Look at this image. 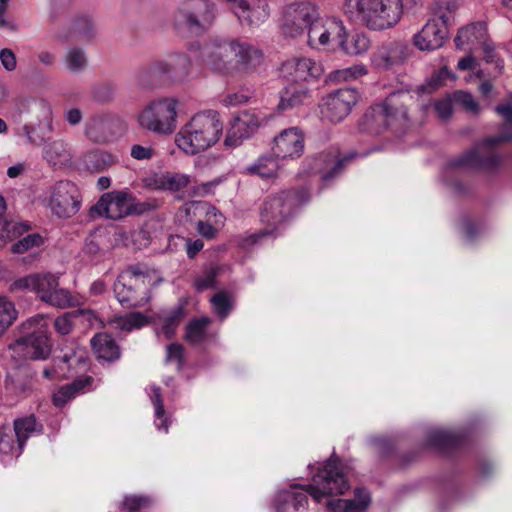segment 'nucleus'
<instances>
[{"label":"nucleus","mask_w":512,"mask_h":512,"mask_svg":"<svg viewBox=\"0 0 512 512\" xmlns=\"http://www.w3.org/2000/svg\"><path fill=\"white\" fill-rule=\"evenodd\" d=\"M93 378L91 376H84L75 379L72 383L60 387L53 394V404L57 407H62L69 400L73 399L80 393H85L92 389Z\"/></svg>","instance_id":"c85d7f7f"},{"label":"nucleus","mask_w":512,"mask_h":512,"mask_svg":"<svg viewBox=\"0 0 512 512\" xmlns=\"http://www.w3.org/2000/svg\"><path fill=\"white\" fill-rule=\"evenodd\" d=\"M319 16V7L312 2L291 3L283 14L284 33L291 37L302 35Z\"/></svg>","instance_id":"4468645a"},{"label":"nucleus","mask_w":512,"mask_h":512,"mask_svg":"<svg viewBox=\"0 0 512 512\" xmlns=\"http://www.w3.org/2000/svg\"><path fill=\"white\" fill-rule=\"evenodd\" d=\"M34 102L35 98L33 97L17 99L13 106L7 111V117L15 123H21L24 117L31 120L32 111L34 110L32 105Z\"/></svg>","instance_id":"8fccbe9b"},{"label":"nucleus","mask_w":512,"mask_h":512,"mask_svg":"<svg viewBox=\"0 0 512 512\" xmlns=\"http://www.w3.org/2000/svg\"><path fill=\"white\" fill-rule=\"evenodd\" d=\"M323 72L324 70L320 63L307 57L287 60L280 68L282 77L296 83L317 80L322 76Z\"/></svg>","instance_id":"f3484780"},{"label":"nucleus","mask_w":512,"mask_h":512,"mask_svg":"<svg viewBox=\"0 0 512 512\" xmlns=\"http://www.w3.org/2000/svg\"><path fill=\"white\" fill-rule=\"evenodd\" d=\"M13 425L16 438L23 446L30 437L43 432V425L33 414L15 419Z\"/></svg>","instance_id":"4c0bfd02"},{"label":"nucleus","mask_w":512,"mask_h":512,"mask_svg":"<svg viewBox=\"0 0 512 512\" xmlns=\"http://www.w3.org/2000/svg\"><path fill=\"white\" fill-rule=\"evenodd\" d=\"M360 94L355 88L344 87L323 97L319 109L321 119L329 123L342 122L358 103Z\"/></svg>","instance_id":"f8f14e48"},{"label":"nucleus","mask_w":512,"mask_h":512,"mask_svg":"<svg viewBox=\"0 0 512 512\" xmlns=\"http://www.w3.org/2000/svg\"><path fill=\"white\" fill-rule=\"evenodd\" d=\"M183 318V308L181 306L174 307L169 311H164L158 315L159 326L155 329L158 338L163 337L168 340L172 338Z\"/></svg>","instance_id":"c9c22d12"},{"label":"nucleus","mask_w":512,"mask_h":512,"mask_svg":"<svg viewBox=\"0 0 512 512\" xmlns=\"http://www.w3.org/2000/svg\"><path fill=\"white\" fill-rule=\"evenodd\" d=\"M305 139L302 130L290 127L282 130L275 138L273 155L278 159H298L304 153Z\"/></svg>","instance_id":"dca6fc26"},{"label":"nucleus","mask_w":512,"mask_h":512,"mask_svg":"<svg viewBox=\"0 0 512 512\" xmlns=\"http://www.w3.org/2000/svg\"><path fill=\"white\" fill-rule=\"evenodd\" d=\"M349 489L343 464L338 458L331 456L318 468L310 484L291 483L287 488L279 489L273 506L275 512H302L307 508L308 495L320 503L329 496L342 495Z\"/></svg>","instance_id":"f03ea898"},{"label":"nucleus","mask_w":512,"mask_h":512,"mask_svg":"<svg viewBox=\"0 0 512 512\" xmlns=\"http://www.w3.org/2000/svg\"><path fill=\"white\" fill-rule=\"evenodd\" d=\"M494 110L507 122L502 128L501 134L484 139L462 156L452 160L445 168V181L458 194L465 192L458 180L464 170L478 169L485 172H495L502 166V157L493 153L491 149L512 139V103L500 104Z\"/></svg>","instance_id":"7ed1b4c3"},{"label":"nucleus","mask_w":512,"mask_h":512,"mask_svg":"<svg viewBox=\"0 0 512 512\" xmlns=\"http://www.w3.org/2000/svg\"><path fill=\"white\" fill-rule=\"evenodd\" d=\"M312 91L304 83L290 81L279 92V103L277 110L280 112L299 108L310 103Z\"/></svg>","instance_id":"5701e85b"},{"label":"nucleus","mask_w":512,"mask_h":512,"mask_svg":"<svg viewBox=\"0 0 512 512\" xmlns=\"http://www.w3.org/2000/svg\"><path fill=\"white\" fill-rule=\"evenodd\" d=\"M42 243V236L38 233H32L14 243L11 247V251L14 254H22L33 248L41 246Z\"/></svg>","instance_id":"052dcab7"},{"label":"nucleus","mask_w":512,"mask_h":512,"mask_svg":"<svg viewBox=\"0 0 512 512\" xmlns=\"http://www.w3.org/2000/svg\"><path fill=\"white\" fill-rule=\"evenodd\" d=\"M449 35V27L430 18L422 29L413 36L414 45L421 51L441 48Z\"/></svg>","instance_id":"412c9836"},{"label":"nucleus","mask_w":512,"mask_h":512,"mask_svg":"<svg viewBox=\"0 0 512 512\" xmlns=\"http://www.w3.org/2000/svg\"><path fill=\"white\" fill-rule=\"evenodd\" d=\"M405 58L404 47L398 43H390L378 47L371 54V63L377 69L387 70L402 63Z\"/></svg>","instance_id":"bb28decb"},{"label":"nucleus","mask_w":512,"mask_h":512,"mask_svg":"<svg viewBox=\"0 0 512 512\" xmlns=\"http://www.w3.org/2000/svg\"><path fill=\"white\" fill-rule=\"evenodd\" d=\"M358 156V153L351 152L334 163V159L330 154L320 153L316 156L307 158L304 165L309 167V171L322 174L323 182L328 183L340 173L344 167V163L349 162Z\"/></svg>","instance_id":"4be33fe9"},{"label":"nucleus","mask_w":512,"mask_h":512,"mask_svg":"<svg viewBox=\"0 0 512 512\" xmlns=\"http://www.w3.org/2000/svg\"><path fill=\"white\" fill-rule=\"evenodd\" d=\"M367 72L368 70L364 64H355L350 67L331 72L328 76V80L336 82L349 81L366 75Z\"/></svg>","instance_id":"5fc2aeb1"},{"label":"nucleus","mask_w":512,"mask_h":512,"mask_svg":"<svg viewBox=\"0 0 512 512\" xmlns=\"http://www.w3.org/2000/svg\"><path fill=\"white\" fill-rule=\"evenodd\" d=\"M35 375L27 368L22 369L13 381L15 392L21 397L30 396L35 389Z\"/></svg>","instance_id":"603ef678"},{"label":"nucleus","mask_w":512,"mask_h":512,"mask_svg":"<svg viewBox=\"0 0 512 512\" xmlns=\"http://www.w3.org/2000/svg\"><path fill=\"white\" fill-rule=\"evenodd\" d=\"M95 318L90 310L78 309L61 314L54 320V329L59 335H68L73 329L84 321L91 322Z\"/></svg>","instance_id":"2f4dec72"},{"label":"nucleus","mask_w":512,"mask_h":512,"mask_svg":"<svg viewBox=\"0 0 512 512\" xmlns=\"http://www.w3.org/2000/svg\"><path fill=\"white\" fill-rule=\"evenodd\" d=\"M32 106L34 110L32 111L31 120L29 123L23 125V134L27 137L30 143L38 144V140L34 137L33 121H37L39 125L46 123L49 127H51L52 109L47 101L37 98H35V102Z\"/></svg>","instance_id":"7c9ffc66"},{"label":"nucleus","mask_w":512,"mask_h":512,"mask_svg":"<svg viewBox=\"0 0 512 512\" xmlns=\"http://www.w3.org/2000/svg\"><path fill=\"white\" fill-rule=\"evenodd\" d=\"M487 39L486 23L478 21L460 28L454 41L458 49L472 52L479 50Z\"/></svg>","instance_id":"b1692460"},{"label":"nucleus","mask_w":512,"mask_h":512,"mask_svg":"<svg viewBox=\"0 0 512 512\" xmlns=\"http://www.w3.org/2000/svg\"><path fill=\"white\" fill-rule=\"evenodd\" d=\"M262 120L250 111L239 112L231 121L225 138L226 146H238L243 140L250 138L260 127Z\"/></svg>","instance_id":"aec40b11"},{"label":"nucleus","mask_w":512,"mask_h":512,"mask_svg":"<svg viewBox=\"0 0 512 512\" xmlns=\"http://www.w3.org/2000/svg\"><path fill=\"white\" fill-rule=\"evenodd\" d=\"M180 106V101L174 96L155 98L138 113L137 123L154 134L170 135L177 128Z\"/></svg>","instance_id":"6e6552de"},{"label":"nucleus","mask_w":512,"mask_h":512,"mask_svg":"<svg viewBox=\"0 0 512 512\" xmlns=\"http://www.w3.org/2000/svg\"><path fill=\"white\" fill-rule=\"evenodd\" d=\"M45 303L59 309H65L75 306L78 301L69 290L65 288H59L58 286L57 288H54L51 295L46 299Z\"/></svg>","instance_id":"864d4df0"},{"label":"nucleus","mask_w":512,"mask_h":512,"mask_svg":"<svg viewBox=\"0 0 512 512\" xmlns=\"http://www.w3.org/2000/svg\"><path fill=\"white\" fill-rule=\"evenodd\" d=\"M9 351L17 361L46 360L52 344L47 331L40 329L16 340L9 346Z\"/></svg>","instance_id":"ddd939ff"},{"label":"nucleus","mask_w":512,"mask_h":512,"mask_svg":"<svg viewBox=\"0 0 512 512\" xmlns=\"http://www.w3.org/2000/svg\"><path fill=\"white\" fill-rule=\"evenodd\" d=\"M34 280H35V274H30L21 278H18L14 280L10 286L9 291L10 292H17V291H32L34 288Z\"/></svg>","instance_id":"774afa93"},{"label":"nucleus","mask_w":512,"mask_h":512,"mask_svg":"<svg viewBox=\"0 0 512 512\" xmlns=\"http://www.w3.org/2000/svg\"><path fill=\"white\" fill-rule=\"evenodd\" d=\"M190 178L186 174L165 172L155 179L157 188L162 190L179 191L186 187Z\"/></svg>","instance_id":"49530a36"},{"label":"nucleus","mask_w":512,"mask_h":512,"mask_svg":"<svg viewBox=\"0 0 512 512\" xmlns=\"http://www.w3.org/2000/svg\"><path fill=\"white\" fill-rule=\"evenodd\" d=\"M152 501L147 496L127 495L122 502L124 512H141L150 507Z\"/></svg>","instance_id":"13d9d810"},{"label":"nucleus","mask_w":512,"mask_h":512,"mask_svg":"<svg viewBox=\"0 0 512 512\" xmlns=\"http://www.w3.org/2000/svg\"><path fill=\"white\" fill-rule=\"evenodd\" d=\"M107 252V245L104 239L96 235H90L86 238L82 248L84 258L91 263H98L104 260Z\"/></svg>","instance_id":"a18cd8bd"},{"label":"nucleus","mask_w":512,"mask_h":512,"mask_svg":"<svg viewBox=\"0 0 512 512\" xmlns=\"http://www.w3.org/2000/svg\"><path fill=\"white\" fill-rule=\"evenodd\" d=\"M216 12V5L210 0H185L173 14V26L178 31L186 29L200 36L211 28Z\"/></svg>","instance_id":"1a4fd4ad"},{"label":"nucleus","mask_w":512,"mask_h":512,"mask_svg":"<svg viewBox=\"0 0 512 512\" xmlns=\"http://www.w3.org/2000/svg\"><path fill=\"white\" fill-rule=\"evenodd\" d=\"M17 314L14 303L0 294V331H5L16 320Z\"/></svg>","instance_id":"6e6d98bb"},{"label":"nucleus","mask_w":512,"mask_h":512,"mask_svg":"<svg viewBox=\"0 0 512 512\" xmlns=\"http://www.w3.org/2000/svg\"><path fill=\"white\" fill-rule=\"evenodd\" d=\"M310 199L307 188L282 191L266 198L261 209V221L278 236L282 225Z\"/></svg>","instance_id":"0eeeda50"},{"label":"nucleus","mask_w":512,"mask_h":512,"mask_svg":"<svg viewBox=\"0 0 512 512\" xmlns=\"http://www.w3.org/2000/svg\"><path fill=\"white\" fill-rule=\"evenodd\" d=\"M272 236L273 238L277 237L274 234L273 230H269L268 227H265L259 232L242 235L239 237L238 244L243 249H249L253 247L255 244L260 243L263 239Z\"/></svg>","instance_id":"680f3d73"},{"label":"nucleus","mask_w":512,"mask_h":512,"mask_svg":"<svg viewBox=\"0 0 512 512\" xmlns=\"http://www.w3.org/2000/svg\"><path fill=\"white\" fill-rule=\"evenodd\" d=\"M307 43L312 48L327 46L330 38L337 35L341 38L345 35V27L341 20L323 18L321 15L306 29Z\"/></svg>","instance_id":"6ab92c4d"},{"label":"nucleus","mask_w":512,"mask_h":512,"mask_svg":"<svg viewBox=\"0 0 512 512\" xmlns=\"http://www.w3.org/2000/svg\"><path fill=\"white\" fill-rule=\"evenodd\" d=\"M354 494V499H328L327 512H366L371 503L369 491L356 488Z\"/></svg>","instance_id":"a878e982"},{"label":"nucleus","mask_w":512,"mask_h":512,"mask_svg":"<svg viewBox=\"0 0 512 512\" xmlns=\"http://www.w3.org/2000/svg\"><path fill=\"white\" fill-rule=\"evenodd\" d=\"M341 9L350 23L383 31L401 20L403 0H343Z\"/></svg>","instance_id":"20e7f679"},{"label":"nucleus","mask_w":512,"mask_h":512,"mask_svg":"<svg viewBox=\"0 0 512 512\" xmlns=\"http://www.w3.org/2000/svg\"><path fill=\"white\" fill-rule=\"evenodd\" d=\"M462 435L442 428H433L428 431L426 445L440 452H449L460 446Z\"/></svg>","instance_id":"cd10ccee"},{"label":"nucleus","mask_w":512,"mask_h":512,"mask_svg":"<svg viewBox=\"0 0 512 512\" xmlns=\"http://www.w3.org/2000/svg\"><path fill=\"white\" fill-rule=\"evenodd\" d=\"M148 323L147 317L140 312H131L123 316H115L110 320L114 328L122 331L139 329Z\"/></svg>","instance_id":"de8ad7c7"},{"label":"nucleus","mask_w":512,"mask_h":512,"mask_svg":"<svg viewBox=\"0 0 512 512\" xmlns=\"http://www.w3.org/2000/svg\"><path fill=\"white\" fill-rule=\"evenodd\" d=\"M344 35L339 38L341 47L347 54L360 55L368 51L370 47V39L367 34L360 32L355 33L349 41L344 40Z\"/></svg>","instance_id":"09e8293b"},{"label":"nucleus","mask_w":512,"mask_h":512,"mask_svg":"<svg viewBox=\"0 0 512 512\" xmlns=\"http://www.w3.org/2000/svg\"><path fill=\"white\" fill-rule=\"evenodd\" d=\"M216 281V271L210 269L203 275L199 276L195 280V288L198 292H202L206 289L213 288Z\"/></svg>","instance_id":"338daca9"},{"label":"nucleus","mask_w":512,"mask_h":512,"mask_svg":"<svg viewBox=\"0 0 512 512\" xmlns=\"http://www.w3.org/2000/svg\"><path fill=\"white\" fill-rule=\"evenodd\" d=\"M24 446L12 434H0V461L4 465L11 464L23 451Z\"/></svg>","instance_id":"37998d69"},{"label":"nucleus","mask_w":512,"mask_h":512,"mask_svg":"<svg viewBox=\"0 0 512 512\" xmlns=\"http://www.w3.org/2000/svg\"><path fill=\"white\" fill-rule=\"evenodd\" d=\"M453 102V97H445L433 102L434 110L441 120L445 121L451 118L454 112Z\"/></svg>","instance_id":"0e129e2a"},{"label":"nucleus","mask_w":512,"mask_h":512,"mask_svg":"<svg viewBox=\"0 0 512 512\" xmlns=\"http://www.w3.org/2000/svg\"><path fill=\"white\" fill-rule=\"evenodd\" d=\"M187 49L204 68L227 79L251 74L263 62V53L257 46L229 35H213L203 44L190 43Z\"/></svg>","instance_id":"f257e3e1"},{"label":"nucleus","mask_w":512,"mask_h":512,"mask_svg":"<svg viewBox=\"0 0 512 512\" xmlns=\"http://www.w3.org/2000/svg\"><path fill=\"white\" fill-rule=\"evenodd\" d=\"M453 101L461 105L465 111L473 115H477L480 112V107L474 97L465 91H456L453 94Z\"/></svg>","instance_id":"e2e57ef3"},{"label":"nucleus","mask_w":512,"mask_h":512,"mask_svg":"<svg viewBox=\"0 0 512 512\" xmlns=\"http://www.w3.org/2000/svg\"><path fill=\"white\" fill-rule=\"evenodd\" d=\"M148 395L154 407V425L156 429L168 433L171 416L164 409L160 388L151 386Z\"/></svg>","instance_id":"ea45409f"},{"label":"nucleus","mask_w":512,"mask_h":512,"mask_svg":"<svg viewBox=\"0 0 512 512\" xmlns=\"http://www.w3.org/2000/svg\"><path fill=\"white\" fill-rule=\"evenodd\" d=\"M34 282L33 292L42 302H45L54 288L59 286L58 276L49 272L35 273Z\"/></svg>","instance_id":"c03bdc74"},{"label":"nucleus","mask_w":512,"mask_h":512,"mask_svg":"<svg viewBox=\"0 0 512 512\" xmlns=\"http://www.w3.org/2000/svg\"><path fill=\"white\" fill-rule=\"evenodd\" d=\"M72 34L80 40L89 39L93 36L94 27L91 19L87 16H80L75 19L72 30Z\"/></svg>","instance_id":"bf43d9fd"},{"label":"nucleus","mask_w":512,"mask_h":512,"mask_svg":"<svg viewBox=\"0 0 512 512\" xmlns=\"http://www.w3.org/2000/svg\"><path fill=\"white\" fill-rule=\"evenodd\" d=\"M112 131V117L110 115H95L85 125V134L93 142H105Z\"/></svg>","instance_id":"f704fd0d"},{"label":"nucleus","mask_w":512,"mask_h":512,"mask_svg":"<svg viewBox=\"0 0 512 512\" xmlns=\"http://www.w3.org/2000/svg\"><path fill=\"white\" fill-rule=\"evenodd\" d=\"M274 155L260 156L254 163L245 167V173L249 175H257L261 178H272L278 170V162Z\"/></svg>","instance_id":"79ce46f5"},{"label":"nucleus","mask_w":512,"mask_h":512,"mask_svg":"<svg viewBox=\"0 0 512 512\" xmlns=\"http://www.w3.org/2000/svg\"><path fill=\"white\" fill-rule=\"evenodd\" d=\"M411 96L406 91L392 92L385 101L372 107L359 123L360 131L379 135L387 129L394 133L404 132L410 124L406 102Z\"/></svg>","instance_id":"39448f33"},{"label":"nucleus","mask_w":512,"mask_h":512,"mask_svg":"<svg viewBox=\"0 0 512 512\" xmlns=\"http://www.w3.org/2000/svg\"><path fill=\"white\" fill-rule=\"evenodd\" d=\"M91 345L99 361L112 363L120 358V349L107 333H98L91 339Z\"/></svg>","instance_id":"c756f323"},{"label":"nucleus","mask_w":512,"mask_h":512,"mask_svg":"<svg viewBox=\"0 0 512 512\" xmlns=\"http://www.w3.org/2000/svg\"><path fill=\"white\" fill-rule=\"evenodd\" d=\"M233 13L242 24L258 26L268 18L269 7L266 0H242Z\"/></svg>","instance_id":"393cba45"},{"label":"nucleus","mask_w":512,"mask_h":512,"mask_svg":"<svg viewBox=\"0 0 512 512\" xmlns=\"http://www.w3.org/2000/svg\"><path fill=\"white\" fill-rule=\"evenodd\" d=\"M117 158L109 152L103 150H93L85 156V163L88 169L102 171L113 165Z\"/></svg>","instance_id":"3c124183"},{"label":"nucleus","mask_w":512,"mask_h":512,"mask_svg":"<svg viewBox=\"0 0 512 512\" xmlns=\"http://www.w3.org/2000/svg\"><path fill=\"white\" fill-rule=\"evenodd\" d=\"M460 6L459 0H434L432 19L450 27L455 23V14Z\"/></svg>","instance_id":"a19ab883"},{"label":"nucleus","mask_w":512,"mask_h":512,"mask_svg":"<svg viewBox=\"0 0 512 512\" xmlns=\"http://www.w3.org/2000/svg\"><path fill=\"white\" fill-rule=\"evenodd\" d=\"M43 155L52 166H63L70 162L71 155L67 144L63 140H50L43 148Z\"/></svg>","instance_id":"58836bf2"},{"label":"nucleus","mask_w":512,"mask_h":512,"mask_svg":"<svg viewBox=\"0 0 512 512\" xmlns=\"http://www.w3.org/2000/svg\"><path fill=\"white\" fill-rule=\"evenodd\" d=\"M45 202L55 216L70 218L80 210L82 195L73 182L59 181L47 190Z\"/></svg>","instance_id":"9b49d317"},{"label":"nucleus","mask_w":512,"mask_h":512,"mask_svg":"<svg viewBox=\"0 0 512 512\" xmlns=\"http://www.w3.org/2000/svg\"><path fill=\"white\" fill-rule=\"evenodd\" d=\"M223 131V124L215 111L195 114L175 136V144L187 155H196L215 145Z\"/></svg>","instance_id":"423d86ee"},{"label":"nucleus","mask_w":512,"mask_h":512,"mask_svg":"<svg viewBox=\"0 0 512 512\" xmlns=\"http://www.w3.org/2000/svg\"><path fill=\"white\" fill-rule=\"evenodd\" d=\"M210 323L211 319L206 316L189 321L185 328V340L194 346H199L214 339V335L208 331Z\"/></svg>","instance_id":"72a5a7b5"},{"label":"nucleus","mask_w":512,"mask_h":512,"mask_svg":"<svg viewBox=\"0 0 512 512\" xmlns=\"http://www.w3.org/2000/svg\"><path fill=\"white\" fill-rule=\"evenodd\" d=\"M191 68V56L177 52L168 55L165 59L154 61L148 68V73L172 82H184L189 79Z\"/></svg>","instance_id":"2eb2a0df"},{"label":"nucleus","mask_w":512,"mask_h":512,"mask_svg":"<svg viewBox=\"0 0 512 512\" xmlns=\"http://www.w3.org/2000/svg\"><path fill=\"white\" fill-rule=\"evenodd\" d=\"M5 210L6 203L0 195V247H4L8 241L21 236L30 229V225L26 222L7 220L4 217Z\"/></svg>","instance_id":"473e14b6"},{"label":"nucleus","mask_w":512,"mask_h":512,"mask_svg":"<svg viewBox=\"0 0 512 512\" xmlns=\"http://www.w3.org/2000/svg\"><path fill=\"white\" fill-rule=\"evenodd\" d=\"M166 361H175L177 370H180L184 364V348L179 343H172L167 346Z\"/></svg>","instance_id":"69168bd1"},{"label":"nucleus","mask_w":512,"mask_h":512,"mask_svg":"<svg viewBox=\"0 0 512 512\" xmlns=\"http://www.w3.org/2000/svg\"><path fill=\"white\" fill-rule=\"evenodd\" d=\"M148 270L132 265L123 270L114 283L113 291L118 302L125 308L140 307L149 301L145 279Z\"/></svg>","instance_id":"9d476101"},{"label":"nucleus","mask_w":512,"mask_h":512,"mask_svg":"<svg viewBox=\"0 0 512 512\" xmlns=\"http://www.w3.org/2000/svg\"><path fill=\"white\" fill-rule=\"evenodd\" d=\"M131 194L125 191H112L103 194L92 211L108 219L118 220L129 215Z\"/></svg>","instance_id":"a211bd4d"},{"label":"nucleus","mask_w":512,"mask_h":512,"mask_svg":"<svg viewBox=\"0 0 512 512\" xmlns=\"http://www.w3.org/2000/svg\"><path fill=\"white\" fill-rule=\"evenodd\" d=\"M211 304L215 314L225 319L233 308L231 297L225 292H219L211 298Z\"/></svg>","instance_id":"4d7b16f0"},{"label":"nucleus","mask_w":512,"mask_h":512,"mask_svg":"<svg viewBox=\"0 0 512 512\" xmlns=\"http://www.w3.org/2000/svg\"><path fill=\"white\" fill-rule=\"evenodd\" d=\"M62 65L70 74L79 75L84 73L89 65L86 51L79 46L68 47L63 56Z\"/></svg>","instance_id":"e433bc0d"}]
</instances>
